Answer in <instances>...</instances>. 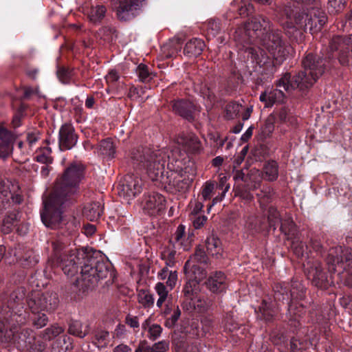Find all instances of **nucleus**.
I'll return each mask as SVG.
<instances>
[{
  "mask_svg": "<svg viewBox=\"0 0 352 352\" xmlns=\"http://www.w3.org/2000/svg\"><path fill=\"white\" fill-rule=\"evenodd\" d=\"M172 109L175 114L188 120H193L194 104L189 100H179L173 102Z\"/></svg>",
  "mask_w": 352,
  "mask_h": 352,
  "instance_id": "aec40b11",
  "label": "nucleus"
},
{
  "mask_svg": "<svg viewBox=\"0 0 352 352\" xmlns=\"http://www.w3.org/2000/svg\"><path fill=\"white\" fill-rule=\"evenodd\" d=\"M199 290V283L196 280H190L188 281L184 286L183 293L187 298L193 300L197 297V293Z\"/></svg>",
  "mask_w": 352,
  "mask_h": 352,
  "instance_id": "ea45409f",
  "label": "nucleus"
},
{
  "mask_svg": "<svg viewBox=\"0 0 352 352\" xmlns=\"http://www.w3.org/2000/svg\"><path fill=\"white\" fill-rule=\"evenodd\" d=\"M278 119L283 122H289L293 124L294 118L291 116L289 111L284 108L282 109L278 113Z\"/></svg>",
  "mask_w": 352,
  "mask_h": 352,
  "instance_id": "0e129e2a",
  "label": "nucleus"
},
{
  "mask_svg": "<svg viewBox=\"0 0 352 352\" xmlns=\"http://www.w3.org/2000/svg\"><path fill=\"white\" fill-rule=\"evenodd\" d=\"M65 199L52 192L49 198L43 202L44 206L41 212V218L43 223L47 228L60 229V233L68 236L77 230L78 223L74 218L67 221L64 219L63 216L64 210L74 203L71 201L65 203Z\"/></svg>",
  "mask_w": 352,
  "mask_h": 352,
  "instance_id": "39448f33",
  "label": "nucleus"
},
{
  "mask_svg": "<svg viewBox=\"0 0 352 352\" xmlns=\"http://www.w3.org/2000/svg\"><path fill=\"white\" fill-rule=\"evenodd\" d=\"M135 71L140 81L143 82H149L155 76V74L150 71L148 67L142 63L137 67Z\"/></svg>",
  "mask_w": 352,
  "mask_h": 352,
  "instance_id": "a19ab883",
  "label": "nucleus"
},
{
  "mask_svg": "<svg viewBox=\"0 0 352 352\" xmlns=\"http://www.w3.org/2000/svg\"><path fill=\"white\" fill-rule=\"evenodd\" d=\"M107 9L103 5L92 6L87 11L89 20L94 24L98 25L104 18Z\"/></svg>",
  "mask_w": 352,
  "mask_h": 352,
  "instance_id": "393cba45",
  "label": "nucleus"
},
{
  "mask_svg": "<svg viewBox=\"0 0 352 352\" xmlns=\"http://www.w3.org/2000/svg\"><path fill=\"white\" fill-rule=\"evenodd\" d=\"M162 330V327L160 324L153 323L149 327L148 338L152 341L156 340L161 336Z\"/></svg>",
  "mask_w": 352,
  "mask_h": 352,
  "instance_id": "13d9d810",
  "label": "nucleus"
},
{
  "mask_svg": "<svg viewBox=\"0 0 352 352\" xmlns=\"http://www.w3.org/2000/svg\"><path fill=\"white\" fill-rule=\"evenodd\" d=\"M320 0L311 5L296 6L290 9L285 8L281 13L286 16L284 28L288 34L297 32L301 36L302 32L309 30L311 34L318 32L326 23L327 17L319 8Z\"/></svg>",
  "mask_w": 352,
  "mask_h": 352,
  "instance_id": "7ed1b4c3",
  "label": "nucleus"
},
{
  "mask_svg": "<svg viewBox=\"0 0 352 352\" xmlns=\"http://www.w3.org/2000/svg\"><path fill=\"white\" fill-rule=\"evenodd\" d=\"M176 142L186 152L195 153L201 148V142L193 133H182L176 138Z\"/></svg>",
  "mask_w": 352,
  "mask_h": 352,
  "instance_id": "6ab92c4d",
  "label": "nucleus"
},
{
  "mask_svg": "<svg viewBox=\"0 0 352 352\" xmlns=\"http://www.w3.org/2000/svg\"><path fill=\"white\" fill-rule=\"evenodd\" d=\"M25 289L18 287L9 296L8 305L0 308V343L8 345L15 342L17 329L25 324L28 314L23 309Z\"/></svg>",
  "mask_w": 352,
  "mask_h": 352,
  "instance_id": "f03ea898",
  "label": "nucleus"
},
{
  "mask_svg": "<svg viewBox=\"0 0 352 352\" xmlns=\"http://www.w3.org/2000/svg\"><path fill=\"white\" fill-rule=\"evenodd\" d=\"M154 289L159 296L156 305L157 307L160 308L168 297V291L167 290L164 284L160 282L155 285Z\"/></svg>",
  "mask_w": 352,
  "mask_h": 352,
  "instance_id": "37998d69",
  "label": "nucleus"
},
{
  "mask_svg": "<svg viewBox=\"0 0 352 352\" xmlns=\"http://www.w3.org/2000/svg\"><path fill=\"white\" fill-rule=\"evenodd\" d=\"M35 160L44 164H50L53 162L52 156V149L49 146H45L39 148L36 152Z\"/></svg>",
  "mask_w": 352,
  "mask_h": 352,
  "instance_id": "72a5a7b5",
  "label": "nucleus"
},
{
  "mask_svg": "<svg viewBox=\"0 0 352 352\" xmlns=\"http://www.w3.org/2000/svg\"><path fill=\"white\" fill-rule=\"evenodd\" d=\"M296 300H292L288 307L287 317L289 320L298 321L306 312L305 306Z\"/></svg>",
  "mask_w": 352,
  "mask_h": 352,
  "instance_id": "bb28decb",
  "label": "nucleus"
},
{
  "mask_svg": "<svg viewBox=\"0 0 352 352\" xmlns=\"http://www.w3.org/2000/svg\"><path fill=\"white\" fill-rule=\"evenodd\" d=\"M313 276V280L318 287H322V283L326 280L325 273L320 267H316L311 272Z\"/></svg>",
  "mask_w": 352,
  "mask_h": 352,
  "instance_id": "6e6d98bb",
  "label": "nucleus"
},
{
  "mask_svg": "<svg viewBox=\"0 0 352 352\" xmlns=\"http://www.w3.org/2000/svg\"><path fill=\"white\" fill-rule=\"evenodd\" d=\"M125 322L133 329H138L140 327L139 318L136 316L131 314L126 315L125 318Z\"/></svg>",
  "mask_w": 352,
  "mask_h": 352,
  "instance_id": "774afa93",
  "label": "nucleus"
},
{
  "mask_svg": "<svg viewBox=\"0 0 352 352\" xmlns=\"http://www.w3.org/2000/svg\"><path fill=\"white\" fill-rule=\"evenodd\" d=\"M326 60L322 57L308 54L302 60L303 70L296 74L292 79L289 73H285L277 81L276 86L286 91L299 88L300 90L311 87L324 74Z\"/></svg>",
  "mask_w": 352,
  "mask_h": 352,
  "instance_id": "20e7f679",
  "label": "nucleus"
},
{
  "mask_svg": "<svg viewBox=\"0 0 352 352\" xmlns=\"http://www.w3.org/2000/svg\"><path fill=\"white\" fill-rule=\"evenodd\" d=\"M119 186L120 195L131 199L142 191V181L138 175L128 174L125 175Z\"/></svg>",
  "mask_w": 352,
  "mask_h": 352,
  "instance_id": "4468645a",
  "label": "nucleus"
},
{
  "mask_svg": "<svg viewBox=\"0 0 352 352\" xmlns=\"http://www.w3.org/2000/svg\"><path fill=\"white\" fill-rule=\"evenodd\" d=\"M280 231L288 236L294 234L295 224L290 215L285 214L279 223Z\"/></svg>",
  "mask_w": 352,
  "mask_h": 352,
  "instance_id": "2f4dec72",
  "label": "nucleus"
},
{
  "mask_svg": "<svg viewBox=\"0 0 352 352\" xmlns=\"http://www.w3.org/2000/svg\"><path fill=\"white\" fill-rule=\"evenodd\" d=\"M206 288L214 294L225 292L228 286L226 274L221 271L211 272L205 282Z\"/></svg>",
  "mask_w": 352,
  "mask_h": 352,
  "instance_id": "a211bd4d",
  "label": "nucleus"
},
{
  "mask_svg": "<svg viewBox=\"0 0 352 352\" xmlns=\"http://www.w3.org/2000/svg\"><path fill=\"white\" fill-rule=\"evenodd\" d=\"M206 245L209 254L219 258L222 256L223 249L219 239L214 234H210L206 239Z\"/></svg>",
  "mask_w": 352,
  "mask_h": 352,
  "instance_id": "5701e85b",
  "label": "nucleus"
},
{
  "mask_svg": "<svg viewBox=\"0 0 352 352\" xmlns=\"http://www.w3.org/2000/svg\"><path fill=\"white\" fill-rule=\"evenodd\" d=\"M272 29L270 21L261 15L252 16L245 25V36H248L247 42H250L251 45L245 47V54L248 59H250L261 67L270 63V58L260 47L253 45L254 37L259 41L261 37Z\"/></svg>",
  "mask_w": 352,
  "mask_h": 352,
  "instance_id": "423d86ee",
  "label": "nucleus"
},
{
  "mask_svg": "<svg viewBox=\"0 0 352 352\" xmlns=\"http://www.w3.org/2000/svg\"><path fill=\"white\" fill-rule=\"evenodd\" d=\"M22 346H24L27 351L32 352H36V351H42L45 348V344L43 342L37 341L34 344H32L31 341L29 340L28 343L25 341V344Z\"/></svg>",
  "mask_w": 352,
  "mask_h": 352,
  "instance_id": "680f3d73",
  "label": "nucleus"
},
{
  "mask_svg": "<svg viewBox=\"0 0 352 352\" xmlns=\"http://www.w3.org/2000/svg\"><path fill=\"white\" fill-rule=\"evenodd\" d=\"M20 261L21 265L25 267H31L38 262L37 256L32 250L28 251L24 256H21Z\"/></svg>",
  "mask_w": 352,
  "mask_h": 352,
  "instance_id": "09e8293b",
  "label": "nucleus"
},
{
  "mask_svg": "<svg viewBox=\"0 0 352 352\" xmlns=\"http://www.w3.org/2000/svg\"><path fill=\"white\" fill-rule=\"evenodd\" d=\"M279 64L287 58L288 45L283 38L281 32L272 29L258 41Z\"/></svg>",
  "mask_w": 352,
  "mask_h": 352,
  "instance_id": "9d476101",
  "label": "nucleus"
},
{
  "mask_svg": "<svg viewBox=\"0 0 352 352\" xmlns=\"http://www.w3.org/2000/svg\"><path fill=\"white\" fill-rule=\"evenodd\" d=\"M78 136L75 133L74 126L71 124L65 123L59 130L58 145L61 151L69 150L77 143Z\"/></svg>",
  "mask_w": 352,
  "mask_h": 352,
  "instance_id": "f3484780",
  "label": "nucleus"
},
{
  "mask_svg": "<svg viewBox=\"0 0 352 352\" xmlns=\"http://www.w3.org/2000/svg\"><path fill=\"white\" fill-rule=\"evenodd\" d=\"M85 166L80 162L70 163L56 180L53 193L65 198V203L74 202L85 177Z\"/></svg>",
  "mask_w": 352,
  "mask_h": 352,
  "instance_id": "0eeeda50",
  "label": "nucleus"
},
{
  "mask_svg": "<svg viewBox=\"0 0 352 352\" xmlns=\"http://www.w3.org/2000/svg\"><path fill=\"white\" fill-rule=\"evenodd\" d=\"M233 179L236 183L244 182L245 190H252L259 187L261 173L258 169L254 168L250 170H233Z\"/></svg>",
  "mask_w": 352,
  "mask_h": 352,
  "instance_id": "f8f14e48",
  "label": "nucleus"
},
{
  "mask_svg": "<svg viewBox=\"0 0 352 352\" xmlns=\"http://www.w3.org/2000/svg\"><path fill=\"white\" fill-rule=\"evenodd\" d=\"M166 200L164 197L158 192L145 194L142 199L143 210L150 215H156L165 208Z\"/></svg>",
  "mask_w": 352,
  "mask_h": 352,
  "instance_id": "2eb2a0df",
  "label": "nucleus"
},
{
  "mask_svg": "<svg viewBox=\"0 0 352 352\" xmlns=\"http://www.w3.org/2000/svg\"><path fill=\"white\" fill-rule=\"evenodd\" d=\"M336 252L340 254H337L333 260L335 265L342 270L346 282L352 285V250L339 247L336 249Z\"/></svg>",
  "mask_w": 352,
  "mask_h": 352,
  "instance_id": "ddd939ff",
  "label": "nucleus"
},
{
  "mask_svg": "<svg viewBox=\"0 0 352 352\" xmlns=\"http://www.w3.org/2000/svg\"><path fill=\"white\" fill-rule=\"evenodd\" d=\"M352 35L349 37L344 38L340 36H336L332 38L329 43V47L331 51H336L345 49L349 47L350 45H352Z\"/></svg>",
  "mask_w": 352,
  "mask_h": 352,
  "instance_id": "c85d7f7f",
  "label": "nucleus"
},
{
  "mask_svg": "<svg viewBox=\"0 0 352 352\" xmlns=\"http://www.w3.org/2000/svg\"><path fill=\"white\" fill-rule=\"evenodd\" d=\"M32 314L42 311H54L58 306L59 299L55 292H47L43 294H34L27 301Z\"/></svg>",
  "mask_w": 352,
  "mask_h": 352,
  "instance_id": "9b49d317",
  "label": "nucleus"
},
{
  "mask_svg": "<svg viewBox=\"0 0 352 352\" xmlns=\"http://www.w3.org/2000/svg\"><path fill=\"white\" fill-rule=\"evenodd\" d=\"M131 158L133 166L139 169H146L148 177L153 181L164 180L165 164L168 160L167 167L170 170V174L166 177L170 179L168 183L173 186L177 190H185L188 188V179H182V162L180 160H175L167 155L163 150H153L151 148L139 146L134 148L131 154ZM188 167H185L184 173H188Z\"/></svg>",
  "mask_w": 352,
  "mask_h": 352,
  "instance_id": "f257e3e1",
  "label": "nucleus"
},
{
  "mask_svg": "<svg viewBox=\"0 0 352 352\" xmlns=\"http://www.w3.org/2000/svg\"><path fill=\"white\" fill-rule=\"evenodd\" d=\"M311 343L307 340H300L296 338H292L290 341L291 352H304L309 348Z\"/></svg>",
  "mask_w": 352,
  "mask_h": 352,
  "instance_id": "a18cd8bd",
  "label": "nucleus"
},
{
  "mask_svg": "<svg viewBox=\"0 0 352 352\" xmlns=\"http://www.w3.org/2000/svg\"><path fill=\"white\" fill-rule=\"evenodd\" d=\"M56 75L62 83L68 84L72 79L73 72L68 67L60 66L57 69Z\"/></svg>",
  "mask_w": 352,
  "mask_h": 352,
  "instance_id": "49530a36",
  "label": "nucleus"
},
{
  "mask_svg": "<svg viewBox=\"0 0 352 352\" xmlns=\"http://www.w3.org/2000/svg\"><path fill=\"white\" fill-rule=\"evenodd\" d=\"M208 257L206 254L204 248L201 246H197L195 251V253L190 257L185 264V267L190 264V262H197L200 264L207 265L208 263Z\"/></svg>",
  "mask_w": 352,
  "mask_h": 352,
  "instance_id": "473e14b6",
  "label": "nucleus"
},
{
  "mask_svg": "<svg viewBox=\"0 0 352 352\" xmlns=\"http://www.w3.org/2000/svg\"><path fill=\"white\" fill-rule=\"evenodd\" d=\"M138 302L144 308H151L154 305L155 298L153 295L148 291L141 289L138 294Z\"/></svg>",
  "mask_w": 352,
  "mask_h": 352,
  "instance_id": "c9c22d12",
  "label": "nucleus"
},
{
  "mask_svg": "<svg viewBox=\"0 0 352 352\" xmlns=\"http://www.w3.org/2000/svg\"><path fill=\"white\" fill-rule=\"evenodd\" d=\"M192 304L195 309L199 312H204L207 310L210 305V302L201 299L200 297H195L193 298Z\"/></svg>",
  "mask_w": 352,
  "mask_h": 352,
  "instance_id": "052dcab7",
  "label": "nucleus"
},
{
  "mask_svg": "<svg viewBox=\"0 0 352 352\" xmlns=\"http://www.w3.org/2000/svg\"><path fill=\"white\" fill-rule=\"evenodd\" d=\"M20 221L19 212L14 211L8 214L3 219L2 230L5 233H8L12 230L17 223Z\"/></svg>",
  "mask_w": 352,
  "mask_h": 352,
  "instance_id": "7c9ffc66",
  "label": "nucleus"
},
{
  "mask_svg": "<svg viewBox=\"0 0 352 352\" xmlns=\"http://www.w3.org/2000/svg\"><path fill=\"white\" fill-rule=\"evenodd\" d=\"M246 226L253 230H259L261 227L259 221L257 217L252 216L249 217L246 221Z\"/></svg>",
  "mask_w": 352,
  "mask_h": 352,
  "instance_id": "69168bd1",
  "label": "nucleus"
},
{
  "mask_svg": "<svg viewBox=\"0 0 352 352\" xmlns=\"http://www.w3.org/2000/svg\"><path fill=\"white\" fill-rule=\"evenodd\" d=\"M283 217L280 215L276 208L270 207L268 210V221L270 227H273L274 230H276V226H279L280 222Z\"/></svg>",
  "mask_w": 352,
  "mask_h": 352,
  "instance_id": "de8ad7c7",
  "label": "nucleus"
},
{
  "mask_svg": "<svg viewBox=\"0 0 352 352\" xmlns=\"http://www.w3.org/2000/svg\"><path fill=\"white\" fill-rule=\"evenodd\" d=\"M10 138L9 132L0 126V158L8 157L12 152L13 146L9 141Z\"/></svg>",
  "mask_w": 352,
  "mask_h": 352,
  "instance_id": "4be33fe9",
  "label": "nucleus"
},
{
  "mask_svg": "<svg viewBox=\"0 0 352 352\" xmlns=\"http://www.w3.org/2000/svg\"><path fill=\"white\" fill-rule=\"evenodd\" d=\"M305 288L299 283H295L292 285L291 289L289 291L286 287L281 285H277L274 289V298L277 300L291 301L294 300H302L304 298Z\"/></svg>",
  "mask_w": 352,
  "mask_h": 352,
  "instance_id": "dca6fc26",
  "label": "nucleus"
},
{
  "mask_svg": "<svg viewBox=\"0 0 352 352\" xmlns=\"http://www.w3.org/2000/svg\"><path fill=\"white\" fill-rule=\"evenodd\" d=\"M350 54H351L349 47H346L345 49L342 50L338 57V60L340 64L343 65H349L350 62Z\"/></svg>",
  "mask_w": 352,
  "mask_h": 352,
  "instance_id": "338daca9",
  "label": "nucleus"
},
{
  "mask_svg": "<svg viewBox=\"0 0 352 352\" xmlns=\"http://www.w3.org/2000/svg\"><path fill=\"white\" fill-rule=\"evenodd\" d=\"M258 318L261 320H264L267 322L272 320L276 310L273 308V305L270 302H267L265 300H263L258 307V311L256 310Z\"/></svg>",
  "mask_w": 352,
  "mask_h": 352,
  "instance_id": "cd10ccee",
  "label": "nucleus"
},
{
  "mask_svg": "<svg viewBox=\"0 0 352 352\" xmlns=\"http://www.w3.org/2000/svg\"><path fill=\"white\" fill-rule=\"evenodd\" d=\"M182 45L179 38H173L169 41L166 45L164 46V52H166V56L171 58L175 56L181 50Z\"/></svg>",
  "mask_w": 352,
  "mask_h": 352,
  "instance_id": "e433bc0d",
  "label": "nucleus"
},
{
  "mask_svg": "<svg viewBox=\"0 0 352 352\" xmlns=\"http://www.w3.org/2000/svg\"><path fill=\"white\" fill-rule=\"evenodd\" d=\"M214 188V184L211 182H206L204 184L201 193L203 201L210 199Z\"/></svg>",
  "mask_w": 352,
  "mask_h": 352,
  "instance_id": "bf43d9fd",
  "label": "nucleus"
},
{
  "mask_svg": "<svg viewBox=\"0 0 352 352\" xmlns=\"http://www.w3.org/2000/svg\"><path fill=\"white\" fill-rule=\"evenodd\" d=\"M181 316V310L178 305L173 306V312L166 318L165 325L168 328L173 327Z\"/></svg>",
  "mask_w": 352,
  "mask_h": 352,
  "instance_id": "8fccbe9b",
  "label": "nucleus"
},
{
  "mask_svg": "<svg viewBox=\"0 0 352 352\" xmlns=\"http://www.w3.org/2000/svg\"><path fill=\"white\" fill-rule=\"evenodd\" d=\"M221 30V25L219 21L211 19L208 23V33L212 36H217Z\"/></svg>",
  "mask_w": 352,
  "mask_h": 352,
  "instance_id": "e2e57ef3",
  "label": "nucleus"
},
{
  "mask_svg": "<svg viewBox=\"0 0 352 352\" xmlns=\"http://www.w3.org/2000/svg\"><path fill=\"white\" fill-rule=\"evenodd\" d=\"M120 75L116 69H110L105 76L107 83L113 89L123 88L124 84L120 82Z\"/></svg>",
  "mask_w": 352,
  "mask_h": 352,
  "instance_id": "4c0bfd02",
  "label": "nucleus"
},
{
  "mask_svg": "<svg viewBox=\"0 0 352 352\" xmlns=\"http://www.w3.org/2000/svg\"><path fill=\"white\" fill-rule=\"evenodd\" d=\"M100 154L108 157H113L115 154V147L113 142L109 140H104L100 142Z\"/></svg>",
  "mask_w": 352,
  "mask_h": 352,
  "instance_id": "c03bdc74",
  "label": "nucleus"
},
{
  "mask_svg": "<svg viewBox=\"0 0 352 352\" xmlns=\"http://www.w3.org/2000/svg\"><path fill=\"white\" fill-rule=\"evenodd\" d=\"M185 229L186 227L184 225L180 224L177 228L173 240H174L175 245L183 248L184 250H188L189 249L190 244L188 242L184 243V238L186 236Z\"/></svg>",
  "mask_w": 352,
  "mask_h": 352,
  "instance_id": "f704fd0d",
  "label": "nucleus"
},
{
  "mask_svg": "<svg viewBox=\"0 0 352 352\" xmlns=\"http://www.w3.org/2000/svg\"><path fill=\"white\" fill-rule=\"evenodd\" d=\"M292 247L294 252L298 256H302L307 249V245L302 243L298 238H294L292 240Z\"/></svg>",
  "mask_w": 352,
  "mask_h": 352,
  "instance_id": "4d7b16f0",
  "label": "nucleus"
},
{
  "mask_svg": "<svg viewBox=\"0 0 352 352\" xmlns=\"http://www.w3.org/2000/svg\"><path fill=\"white\" fill-rule=\"evenodd\" d=\"M69 243L68 239H62L60 236L52 242L53 254L51 260L59 265L65 274L74 276L78 271L79 265L83 263L82 252H72L67 250V245Z\"/></svg>",
  "mask_w": 352,
  "mask_h": 352,
  "instance_id": "1a4fd4ad",
  "label": "nucleus"
},
{
  "mask_svg": "<svg viewBox=\"0 0 352 352\" xmlns=\"http://www.w3.org/2000/svg\"><path fill=\"white\" fill-rule=\"evenodd\" d=\"M205 47L204 42L200 38H193L187 42L184 48V54L189 58L199 56Z\"/></svg>",
  "mask_w": 352,
  "mask_h": 352,
  "instance_id": "412c9836",
  "label": "nucleus"
},
{
  "mask_svg": "<svg viewBox=\"0 0 352 352\" xmlns=\"http://www.w3.org/2000/svg\"><path fill=\"white\" fill-rule=\"evenodd\" d=\"M32 324L37 329H41L45 327L48 322V318L45 314L41 312L33 314Z\"/></svg>",
  "mask_w": 352,
  "mask_h": 352,
  "instance_id": "864d4df0",
  "label": "nucleus"
},
{
  "mask_svg": "<svg viewBox=\"0 0 352 352\" xmlns=\"http://www.w3.org/2000/svg\"><path fill=\"white\" fill-rule=\"evenodd\" d=\"M81 255L83 263L80 266V274L85 287L94 288L100 280L107 278L109 275L113 281L115 276L111 272V265L104 261L102 256L85 252H82Z\"/></svg>",
  "mask_w": 352,
  "mask_h": 352,
  "instance_id": "6e6552de",
  "label": "nucleus"
},
{
  "mask_svg": "<svg viewBox=\"0 0 352 352\" xmlns=\"http://www.w3.org/2000/svg\"><path fill=\"white\" fill-rule=\"evenodd\" d=\"M63 332V329L61 327L54 324L42 331L41 337L45 340H51Z\"/></svg>",
  "mask_w": 352,
  "mask_h": 352,
  "instance_id": "79ce46f5",
  "label": "nucleus"
},
{
  "mask_svg": "<svg viewBox=\"0 0 352 352\" xmlns=\"http://www.w3.org/2000/svg\"><path fill=\"white\" fill-rule=\"evenodd\" d=\"M268 105L272 106L276 102H280L284 98V93L280 89H275L268 91Z\"/></svg>",
  "mask_w": 352,
  "mask_h": 352,
  "instance_id": "5fc2aeb1",
  "label": "nucleus"
},
{
  "mask_svg": "<svg viewBox=\"0 0 352 352\" xmlns=\"http://www.w3.org/2000/svg\"><path fill=\"white\" fill-rule=\"evenodd\" d=\"M263 177L265 179L273 182L278 177V166L275 161L267 162L263 167Z\"/></svg>",
  "mask_w": 352,
  "mask_h": 352,
  "instance_id": "c756f323",
  "label": "nucleus"
},
{
  "mask_svg": "<svg viewBox=\"0 0 352 352\" xmlns=\"http://www.w3.org/2000/svg\"><path fill=\"white\" fill-rule=\"evenodd\" d=\"M346 0H329L327 9L330 14H335L344 8Z\"/></svg>",
  "mask_w": 352,
  "mask_h": 352,
  "instance_id": "603ef678",
  "label": "nucleus"
},
{
  "mask_svg": "<svg viewBox=\"0 0 352 352\" xmlns=\"http://www.w3.org/2000/svg\"><path fill=\"white\" fill-rule=\"evenodd\" d=\"M103 213V206L99 201L89 204L84 208L83 214L91 221L98 220Z\"/></svg>",
  "mask_w": 352,
  "mask_h": 352,
  "instance_id": "b1692460",
  "label": "nucleus"
},
{
  "mask_svg": "<svg viewBox=\"0 0 352 352\" xmlns=\"http://www.w3.org/2000/svg\"><path fill=\"white\" fill-rule=\"evenodd\" d=\"M68 332L73 336L83 338L89 332V324L87 322L83 323L79 320H72L69 323Z\"/></svg>",
  "mask_w": 352,
  "mask_h": 352,
  "instance_id": "a878e982",
  "label": "nucleus"
},
{
  "mask_svg": "<svg viewBox=\"0 0 352 352\" xmlns=\"http://www.w3.org/2000/svg\"><path fill=\"white\" fill-rule=\"evenodd\" d=\"M316 2V0H284L283 6L279 8V12H281L285 8L290 9L296 6L302 5H311Z\"/></svg>",
  "mask_w": 352,
  "mask_h": 352,
  "instance_id": "3c124183",
  "label": "nucleus"
},
{
  "mask_svg": "<svg viewBox=\"0 0 352 352\" xmlns=\"http://www.w3.org/2000/svg\"><path fill=\"white\" fill-rule=\"evenodd\" d=\"M93 344L99 349L105 348L109 342V333L107 331L100 330L96 332Z\"/></svg>",
  "mask_w": 352,
  "mask_h": 352,
  "instance_id": "58836bf2",
  "label": "nucleus"
}]
</instances>
